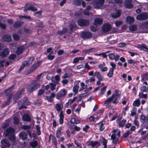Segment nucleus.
Masks as SVG:
<instances>
[{"mask_svg": "<svg viewBox=\"0 0 148 148\" xmlns=\"http://www.w3.org/2000/svg\"><path fill=\"white\" fill-rule=\"evenodd\" d=\"M126 119H123L119 123V127H123L126 123Z\"/></svg>", "mask_w": 148, "mask_h": 148, "instance_id": "obj_37", "label": "nucleus"}, {"mask_svg": "<svg viewBox=\"0 0 148 148\" xmlns=\"http://www.w3.org/2000/svg\"><path fill=\"white\" fill-rule=\"evenodd\" d=\"M90 29L91 31L95 32H96L97 30V27L93 26H91Z\"/></svg>", "mask_w": 148, "mask_h": 148, "instance_id": "obj_63", "label": "nucleus"}, {"mask_svg": "<svg viewBox=\"0 0 148 148\" xmlns=\"http://www.w3.org/2000/svg\"><path fill=\"white\" fill-rule=\"evenodd\" d=\"M19 18L20 19L23 18H25V19H28L29 20H31V19L30 16L20 15L19 16Z\"/></svg>", "mask_w": 148, "mask_h": 148, "instance_id": "obj_51", "label": "nucleus"}, {"mask_svg": "<svg viewBox=\"0 0 148 148\" xmlns=\"http://www.w3.org/2000/svg\"><path fill=\"white\" fill-rule=\"evenodd\" d=\"M133 124L136 125L137 126V128H138L139 126V122L138 121V120L135 119L134 121H133Z\"/></svg>", "mask_w": 148, "mask_h": 148, "instance_id": "obj_59", "label": "nucleus"}, {"mask_svg": "<svg viewBox=\"0 0 148 148\" xmlns=\"http://www.w3.org/2000/svg\"><path fill=\"white\" fill-rule=\"evenodd\" d=\"M1 143L3 146L10 147V144L9 141L6 139H3L1 141Z\"/></svg>", "mask_w": 148, "mask_h": 148, "instance_id": "obj_12", "label": "nucleus"}, {"mask_svg": "<svg viewBox=\"0 0 148 148\" xmlns=\"http://www.w3.org/2000/svg\"><path fill=\"white\" fill-rule=\"evenodd\" d=\"M8 139L11 142H13V143H14L16 142V138L15 134H13L12 135L8 136Z\"/></svg>", "mask_w": 148, "mask_h": 148, "instance_id": "obj_25", "label": "nucleus"}, {"mask_svg": "<svg viewBox=\"0 0 148 148\" xmlns=\"http://www.w3.org/2000/svg\"><path fill=\"white\" fill-rule=\"evenodd\" d=\"M63 106L62 103H56L55 106V108L58 112H60L62 111Z\"/></svg>", "mask_w": 148, "mask_h": 148, "instance_id": "obj_22", "label": "nucleus"}, {"mask_svg": "<svg viewBox=\"0 0 148 148\" xmlns=\"http://www.w3.org/2000/svg\"><path fill=\"white\" fill-rule=\"evenodd\" d=\"M82 0H74L73 1V3L75 5L77 6L80 5Z\"/></svg>", "mask_w": 148, "mask_h": 148, "instance_id": "obj_46", "label": "nucleus"}, {"mask_svg": "<svg viewBox=\"0 0 148 148\" xmlns=\"http://www.w3.org/2000/svg\"><path fill=\"white\" fill-rule=\"evenodd\" d=\"M79 88V86L76 85L73 86V92H74L75 94H77L78 92V90Z\"/></svg>", "mask_w": 148, "mask_h": 148, "instance_id": "obj_48", "label": "nucleus"}, {"mask_svg": "<svg viewBox=\"0 0 148 148\" xmlns=\"http://www.w3.org/2000/svg\"><path fill=\"white\" fill-rule=\"evenodd\" d=\"M92 50V48H90L88 49H86L85 50H83L82 51L83 53H84L86 54L91 52Z\"/></svg>", "mask_w": 148, "mask_h": 148, "instance_id": "obj_62", "label": "nucleus"}, {"mask_svg": "<svg viewBox=\"0 0 148 148\" xmlns=\"http://www.w3.org/2000/svg\"><path fill=\"white\" fill-rule=\"evenodd\" d=\"M51 139L52 140V143H53L54 145H56L57 144V140L55 137L54 136L52 135Z\"/></svg>", "mask_w": 148, "mask_h": 148, "instance_id": "obj_61", "label": "nucleus"}, {"mask_svg": "<svg viewBox=\"0 0 148 148\" xmlns=\"http://www.w3.org/2000/svg\"><path fill=\"white\" fill-rule=\"evenodd\" d=\"M10 50L8 48L4 49L0 53V56L2 57H6L9 54Z\"/></svg>", "mask_w": 148, "mask_h": 148, "instance_id": "obj_11", "label": "nucleus"}, {"mask_svg": "<svg viewBox=\"0 0 148 148\" xmlns=\"http://www.w3.org/2000/svg\"><path fill=\"white\" fill-rule=\"evenodd\" d=\"M14 39L16 40H18L20 38V36L17 34H14L12 36Z\"/></svg>", "mask_w": 148, "mask_h": 148, "instance_id": "obj_47", "label": "nucleus"}, {"mask_svg": "<svg viewBox=\"0 0 148 148\" xmlns=\"http://www.w3.org/2000/svg\"><path fill=\"white\" fill-rule=\"evenodd\" d=\"M69 28L70 31L71 32H73V29L74 28H76L77 27V26L76 24L74 23H71L69 25Z\"/></svg>", "mask_w": 148, "mask_h": 148, "instance_id": "obj_30", "label": "nucleus"}, {"mask_svg": "<svg viewBox=\"0 0 148 148\" xmlns=\"http://www.w3.org/2000/svg\"><path fill=\"white\" fill-rule=\"evenodd\" d=\"M45 90H43L42 89H39L38 92V95L40 96L42 95L45 93Z\"/></svg>", "mask_w": 148, "mask_h": 148, "instance_id": "obj_60", "label": "nucleus"}, {"mask_svg": "<svg viewBox=\"0 0 148 148\" xmlns=\"http://www.w3.org/2000/svg\"><path fill=\"white\" fill-rule=\"evenodd\" d=\"M16 56L15 54H11L9 56L8 58L10 60H13L16 58Z\"/></svg>", "mask_w": 148, "mask_h": 148, "instance_id": "obj_56", "label": "nucleus"}, {"mask_svg": "<svg viewBox=\"0 0 148 148\" xmlns=\"http://www.w3.org/2000/svg\"><path fill=\"white\" fill-rule=\"evenodd\" d=\"M81 37L83 39H88L92 37V34L90 32L87 31H83L81 32Z\"/></svg>", "mask_w": 148, "mask_h": 148, "instance_id": "obj_3", "label": "nucleus"}, {"mask_svg": "<svg viewBox=\"0 0 148 148\" xmlns=\"http://www.w3.org/2000/svg\"><path fill=\"white\" fill-rule=\"evenodd\" d=\"M78 25L81 27H87L90 25L89 20L82 18L78 19L77 21Z\"/></svg>", "mask_w": 148, "mask_h": 148, "instance_id": "obj_2", "label": "nucleus"}, {"mask_svg": "<svg viewBox=\"0 0 148 148\" xmlns=\"http://www.w3.org/2000/svg\"><path fill=\"white\" fill-rule=\"evenodd\" d=\"M140 26L143 29H148V21L141 24Z\"/></svg>", "mask_w": 148, "mask_h": 148, "instance_id": "obj_35", "label": "nucleus"}, {"mask_svg": "<svg viewBox=\"0 0 148 148\" xmlns=\"http://www.w3.org/2000/svg\"><path fill=\"white\" fill-rule=\"evenodd\" d=\"M70 122L71 124L74 125V123L79 124L80 123V121L76 119L75 118H71Z\"/></svg>", "mask_w": 148, "mask_h": 148, "instance_id": "obj_34", "label": "nucleus"}, {"mask_svg": "<svg viewBox=\"0 0 148 148\" xmlns=\"http://www.w3.org/2000/svg\"><path fill=\"white\" fill-rule=\"evenodd\" d=\"M13 123L16 125L18 124L19 123V119L16 117L14 118L13 119Z\"/></svg>", "mask_w": 148, "mask_h": 148, "instance_id": "obj_49", "label": "nucleus"}, {"mask_svg": "<svg viewBox=\"0 0 148 148\" xmlns=\"http://www.w3.org/2000/svg\"><path fill=\"white\" fill-rule=\"evenodd\" d=\"M114 97V95H112L111 97L108 98L104 102V104H108L111 102L113 99Z\"/></svg>", "mask_w": 148, "mask_h": 148, "instance_id": "obj_41", "label": "nucleus"}, {"mask_svg": "<svg viewBox=\"0 0 148 148\" xmlns=\"http://www.w3.org/2000/svg\"><path fill=\"white\" fill-rule=\"evenodd\" d=\"M105 0H98L94 4V7L95 8L99 9L103 6Z\"/></svg>", "mask_w": 148, "mask_h": 148, "instance_id": "obj_8", "label": "nucleus"}, {"mask_svg": "<svg viewBox=\"0 0 148 148\" xmlns=\"http://www.w3.org/2000/svg\"><path fill=\"white\" fill-rule=\"evenodd\" d=\"M147 81H148V77H143L142 76V78L141 79V81L146 85H147L148 84Z\"/></svg>", "mask_w": 148, "mask_h": 148, "instance_id": "obj_38", "label": "nucleus"}, {"mask_svg": "<svg viewBox=\"0 0 148 148\" xmlns=\"http://www.w3.org/2000/svg\"><path fill=\"white\" fill-rule=\"evenodd\" d=\"M14 86L12 85L11 87L5 89L4 90L5 93H7L8 92H11L14 89Z\"/></svg>", "mask_w": 148, "mask_h": 148, "instance_id": "obj_54", "label": "nucleus"}, {"mask_svg": "<svg viewBox=\"0 0 148 148\" xmlns=\"http://www.w3.org/2000/svg\"><path fill=\"white\" fill-rule=\"evenodd\" d=\"M24 49V48L23 47H18L16 51V53L17 55H19L23 53Z\"/></svg>", "mask_w": 148, "mask_h": 148, "instance_id": "obj_32", "label": "nucleus"}, {"mask_svg": "<svg viewBox=\"0 0 148 148\" xmlns=\"http://www.w3.org/2000/svg\"><path fill=\"white\" fill-rule=\"evenodd\" d=\"M129 29L131 32L136 31L137 29V26L135 25H133L129 27Z\"/></svg>", "mask_w": 148, "mask_h": 148, "instance_id": "obj_36", "label": "nucleus"}, {"mask_svg": "<svg viewBox=\"0 0 148 148\" xmlns=\"http://www.w3.org/2000/svg\"><path fill=\"white\" fill-rule=\"evenodd\" d=\"M30 145L32 148H35L37 147L38 145V141L35 140L29 143Z\"/></svg>", "mask_w": 148, "mask_h": 148, "instance_id": "obj_31", "label": "nucleus"}, {"mask_svg": "<svg viewBox=\"0 0 148 148\" xmlns=\"http://www.w3.org/2000/svg\"><path fill=\"white\" fill-rule=\"evenodd\" d=\"M42 62V61H39L33 64L28 70V73L29 74L35 71L41 65Z\"/></svg>", "mask_w": 148, "mask_h": 148, "instance_id": "obj_4", "label": "nucleus"}, {"mask_svg": "<svg viewBox=\"0 0 148 148\" xmlns=\"http://www.w3.org/2000/svg\"><path fill=\"white\" fill-rule=\"evenodd\" d=\"M126 21L127 24H131L134 23V19L133 17L128 16L126 18Z\"/></svg>", "mask_w": 148, "mask_h": 148, "instance_id": "obj_16", "label": "nucleus"}, {"mask_svg": "<svg viewBox=\"0 0 148 148\" xmlns=\"http://www.w3.org/2000/svg\"><path fill=\"white\" fill-rule=\"evenodd\" d=\"M94 76H95L99 81H103V76L98 71H96L94 73Z\"/></svg>", "mask_w": 148, "mask_h": 148, "instance_id": "obj_21", "label": "nucleus"}, {"mask_svg": "<svg viewBox=\"0 0 148 148\" xmlns=\"http://www.w3.org/2000/svg\"><path fill=\"white\" fill-rule=\"evenodd\" d=\"M106 87L104 86L103 88L101 89L100 90V92L99 93V95H101L103 94L106 90Z\"/></svg>", "mask_w": 148, "mask_h": 148, "instance_id": "obj_45", "label": "nucleus"}, {"mask_svg": "<svg viewBox=\"0 0 148 148\" xmlns=\"http://www.w3.org/2000/svg\"><path fill=\"white\" fill-rule=\"evenodd\" d=\"M111 29V25L108 23L104 24L102 27V30L104 32H108L110 31Z\"/></svg>", "mask_w": 148, "mask_h": 148, "instance_id": "obj_9", "label": "nucleus"}, {"mask_svg": "<svg viewBox=\"0 0 148 148\" xmlns=\"http://www.w3.org/2000/svg\"><path fill=\"white\" fill-rule=\"evenodd\" d=\"M67 92L65 89H63L60 90L56 94V98L58 99H60L62 97H64L66 95Z\"/></svg>", "mask_w": 148, "mask_h": 148, "instance_id": "obj_7", "label": "nucleus"}, {"mask_svg": "<svg viewBox=\"0 0 148 148\" xmlns=\"http://www.w3.org/2000/svg\"><path fill=\"white\" fill-rule=\"evenodd\" d=\"M88 145L92 146V147H94L95 146H97L96 148H97L98 146H100V145L97 141H95L94 142L90 141Z\"/></svg>", "mask_w": 148, "mask_h": 148, "instance_id": "obj_18", "label": "nucleus"}, {"mask_svg": "<svg viewBox=\"0 0 148 148\" xmlns=\"http://www.w3.org/2000/svg\"><path fill=\"white\" fill-rule=\"evenodd\" d=\"M34 59L35 58L34 56H32L29 58L27 62L29 66L32 64L33 61Z\"/></svg>", "mask_w": 148, "mask_h": 148, "instance_id": "obj_44", "label": "nucleus"}, {"mask_svg": "<svg viewBox=\"0 0 148 148\" xmlns=\"http://www.w3.org/2000/svg\"><path fill=\"white\" fill-rule=\"evenodd\" d=\"M15 132V130L14 128L10 127L4 130V133L5 136L7 137L10 135L14 134Z\"/></svg>", "mask_w": 148, "mask_h": 148, "instance_id": "obj_6", "label": "nucleus"}, {"mask_svg": "<svg viewBox=\"0 0 148 148\" xmlns=\"http://www.w3.org/2000/svg\"><path fill=\"white\" fill-rule=\"evenodd\" d=\"M139 46L140 49L145 51H147L148 50V48L147 47L146 45L145 44L139 45Z\"/></svg>", "mask_w": 148, "mask_h": 148, "instance_id": "obj_40", "label": "nucleus"}, {"mask_svg": "<svg viewBox=\"0 0 148 148\" xmlns=\"http://www.w3.org/2000/svg\"><path fill=\"white\" fill-rule=\"evenodd\" d=\"M132 0H125L124 2V5L127 9H131L133 7V5L132 3Z\"/></svg>", "mask_w": 148, "mask_h": 148, "instance_id": "obj_10", "label": "nucleus"}, {"mask_svg": "<svg viewBox=\"0 0 148 148\" xmlns=\"http://www.w3.org/2000/svg\"><path fill=\"white\" fill-rule=\"evenodd\" d=\"M63 129V127L62 126L60 127H58L56 130V137L58 138H60V136L61 135V130H62Z\"/></svg>", "mask_w": 148, "mask_h": 148, "instance_id": "obj_29", "label": "nucleus"}, {"mask_svg": "<svg viewBox=\"0 0 148 148\" xmlns=\"http://www.w3.org/2000/svg\"><path fill=\"white\" fill-rule=\"evenodd\" d=\"M36 133L37 135H40L41 134V131L40 127L39 125H37L36 126Z\"/></svg>", "mask_w": 148, "mask_h": 148, "instance_id": "obj_42", "label": "nucleus"}, {"mask_svg": "<svg viewBox=\"0 0 148 148\" xmlns=\"http://www.w3.org/2000/svg\"><path fill=\"white\" fill-rule=\"evenodd\" d=\"M103 20L101 18H95L94 20L93 24L97 26L98 25H101L103 23Z\"/></svg>", "mask_w": 148, "mask_h": 148, "instance_id": "obj_14", "label": "nucleus"}, {"mask_svg": "<svg viewBox=\"0 0 148 148\" xmlns=\"http://www.w3.org/2000/svg\"><path fill=\"white\" fill-rule=\"evenodd\" d=\"M11 99V96H9L7 100L4 101L2 104L1 107L2 108H3L7 106L9 104L10 100Z\"/></svg>", "mask_w": 148, "mask_h": 148, "instance_id": "obj_23", "label": "nucleus"}, {"mask_svg": "<svg viewBox=\"0 0 148 148\" xmlns=\"http://www.w3.org/2000/svg\"><path fill=\"white\" fill-rule=\"evenodd\" d=\"M25 89L22 88L19 90H18L15 95L16 97H17L19 99H20L22 95L24 92Z\"/></svg>", "mask_w": 148, "mask_h": 148, "instance_id": "obj_20", "label": "nucleus"}, {"mask_svg": "<svg viewBox=\"0 0 148 148\" xmlns=\"http://www.w3.org/2000/svg\"><path fill=\"white\" fill-rule=\"evenodd\" d=\"M114 70L113 69H110L109 72L107 74V76L109 77H112L113 75Z\"/></svg>", "mask_w": 148, "mask_h": 148, "instance_id": "obj_43", "label": "nucleus"}, {"mask_svg": "<svg viewBox=\"0 0 148 148\" xmlns=\"http://www.w3.org/2000/svg\"><path fill=\"white\" fill-rule=\"evenodd\" d=\"M51 86V89L52 91L54 90L55 89L56 84L53 83L49 84Z\"/></svg>", "mask_w": 148, "mask_h": 148, "instance_id": "obj_58", "label": "nucleus"}, {"mask_svg": "<svg viewBox=\"0 0 148 148\" xmlns=\"http://www.w3.org/2000/svg\"><path fill=\"white\" fill-rule=\"evenodd\" d=\"M121 13L118 10L115 13V18H117L119 17L121 15Z\"/></svg>", "mask_w": 148, "mask_h": 148, "instance_id": "obj_64", "label": "nucleus"}, {"mask_svg": "<svg viewBox=\"0 0 148 148\" xmlns=\"http://www.w3.org/2000/svg\"><path fill=\"white\" fill-rule=\"evenodd\" d=\"M28 7V9L29 10L32 11L33 12L36 11L37 10V9L36 8L32 6H30L29 7Z\"/></svg>", "mask_w": 148, "mask_h": 148, "instance_id": "obj_52", "label": "nucleus"}, {"mask_svg": "<svg viewBox=\"0 0 148 148\" xmlns=\"http://www.w3.org/2000/svg\"><path fill=\"white\" fill-rule=\"evenodd\" d=\"M22 119L23 121L26 122H30L31 121V119L29 114H24L22 116Z\"/></svg>", "mask_w": 148, "mask_h": 148, "instance_id": "obj_15", "label": "nucleus"}, {"mask_svg": "<svg viewBox=\"0 0 148 148\" xmlns=\"http://www.w3.org/2000/svg\"><path fill=\"white\" fill-rule=\"evenodd\" d=\"M20 138L22 140H25L27 138V134L24 132H21L19 134Z\"/></svg>", "mask_w": 148, "mask_h": 148, "instance_id": "obj_26", "label": "nucleus"}, {"mask_svg": "<svg viewBox=\"0 0 148 148\" xmlns=\"http://www.w3.org/2000/svg\"><path fill=\"white\" fill-rule=\"evenodd\" d=\"M23 21L20 20L16 21L13 24V27L15 28H18L20 27L23 24Z\"/></svg>", "mask_w": 148, "mask_h": 148, "instance_id": "obj_17", "label": "nucleus"}, {"mask_svg": "<svg viewBox=\"0 0 148 148\" xmlns=\"http://www.w3.org/2000/svg\"><path fill=\"white\" fill-rule=\"evenodd\" d=\"M146 116L144 115H142L140 117V121L143 123L146 122Z\"/></svg>", "mask_w": 148, "mask_h": 148, "instance_id": "obj_53", "label": "nucleus"}, {"mask_svg": "<svg viewBox=\"0 0 148 148\" xmlns=\"http://www.w3.org/2000/svg\"><path fill=\"white\" fill-rule=\"evenodd\" d=\"M9 125V124L8 122H7L6 123H4L3 124V125L1 127L3 129H5Z\"/></svg>", "mask_w": 148, "mask_h": 148, "instance_id": "obj_50", "label": "nucleus"}, {"mask_svg": "<svg viewBox=\"0 0 148 148\" xmlns=\"http://www.w3.org/2000/svg\"><path fill=\"white\" fill-rule=\"evenodd\" d=\"M132 133V132H130L128 130L127 131V132H125L123 135V137L124 138H126L127 137L129 134H131Z\"/></svg>", "mask_w": 148, "mask_h": 148, "instance_id": "obj_57", "label": "nucleus"}, {"mask_svg": "<svg viewBox=\"0 0 148 148\" xmlns=\"http://www.w3.org/2000/svg\"><path fill=\"white\" fill-rule=\"evenodd\" d=\"M138 97L139 98L146 99L147 97V94H143V92H140L139 93Z\"/></svg>", "mask_w": 148, "mask_h": 148, "instance_id": "obj_39", "label": "nucleus"}, {"mask_svg": "<svg viewBox=\"0 0 148 148\" xmlns=\"http://www.w3.org/2000/svg\"><path fill=\"white\" fill-rule=\"evenodd\" d=\"M40 86V84L36 80H33L28 85L26 88V91L29 93H32L39 88Z\"/></svg>", "mask_w": 148, "mask_h": 148, "instance_id": "obj_1", "label": "nucleus"}, {"mask_svg": "<svg viewBox=\"0 0 148 148\" xmlns=\"http://www.w3.org/2000/svg\"><path fill=\"white\" fill-rule=\"evenodd\" d=\"M31 127L30 125H23L21 127V128L24 130H27L31 128Z\"/></svg>", "mask_w": 148, "mask_h": 148, "instance_id": "obj_55", "label": "nucleus"}, {"mask_svg": "<svg viewBox=\"0 0 148 148\" xmlns=\"http://www.w3.org/2000/svg\"><path fill=\"white\" fill-rule=\"evenodd\" d=\"M136 18L138 21L146 20L148 18V14L145 12L140 13L136 16Z\"/></svg>", "mask_w": 148, "mask_h": 148, "instance_id": "obj_5", "label": "nucleus"}, {"mask_svg": "<svg viewBox=\"0 0 148 148\" xmlns=\"http://www.w3.org/2000/svg\"><path fill=\"white\" fill-rule=\"evenodd\" d=\"M140 100L137 99L133 102L132 105L134 106L138 107L140 106Z\"/></svg>", "mask_w": 148, "mask_h": 148, "instance_id": "obj_33", "label": "nucleus"}, {"mask_svg": "<svg viewBox=\"0 0 148 148\" xmlns=\"http://www.w3.org/2000/svg\"><path fill=\"white\" fill-rule=\"evenodd\" d=\"M68 32L67 29L65 27H64L62 28V30H58L57 33L60 35L62 36L66 34Z\"/></svg>", "mask_w": 148, "mask_h": 148, "instance_id": "obj_19", "label": "nucleus"}, {"mask_svg": "<svg viewBox=\"0 0 148 148\" xmlns=\"http://www.w3.org/2000/svg\"><path fill=\"white\" fill-rule=\"evenodd\" d=\"M21 104L22 105H28L30 104V102L27 97H25L20 101Z\"/></svg>", "mask_w": 148, "mask_h": 148, "instance_id": "obj_13", "label": "nucleus"}, {"mask_svg": "<svg viewBox=\"0 0 148 148\" xmlns=\"http://www.w3.org/2000/svg\"><path fill=\"white\" fill-rule=\"evenodd\" d=\"M121 91L118 90H115V93L113 94L112 95H114V99L119 98L121 94Z\"/></svg>", "mask_w": 148, "mask_h": 148, "instance_id": "obj_28", "label": "nucleus"}, {"mask_svg": "<svg viewBox=\"0 0 148 148\" xmlns=\"http://www.w3.org/2000/svg\"><path fill=\"white\" fill-rule=\"evenodd\" d=\"M100 125L99 127V130L101 131H103L105 129V126H104V123H103V121H101L99 123H97L95 125V126L97 125Z\"/></svg>", "mask_w": 148, "mask_h": 148, "instance_id": "obj_27", "label": "nucleus"}, {"mask_svg": "<svg viewBox=\"0 0 148 148\" xmlns=\"http://www.w3.org/2000/svg\"><path fill=\"white\" fill-rule=\"evenodd\" d=\"M3 38L4 41L7 42H10L12 40L11 36L8 34H6L4 35Z\"/></svg>", "mask_w": 148, "mask_h": 148, "instance_id": "obj_24", "label": "nucleus"}]
</instances>
